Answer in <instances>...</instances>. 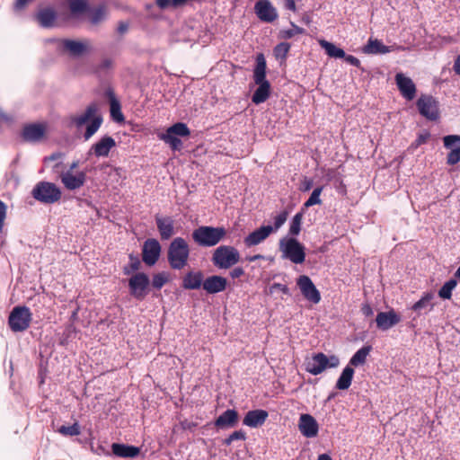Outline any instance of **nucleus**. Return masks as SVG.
Segmentation results:
<instances>
[{
    "mask_svg": "<svg viewBox=\"0 0 460 460\" xmlns=\"http://www.w3.org/2000/svg\"><path fill=\"white\" fill-rule=\"evenodd\" d=\"M61 46L65 50L69 51V53L75 57H79L86 51V46L83 42L74 40H62Z\"/></svg>",
    "mask_w": 460,
    "mask_h": 460,
    "instance_id": "nucleus-35",
    "label": "nucleus"
},
{
    "mask_svg": "<svg viewBox=\"0 0 460 460\" xmlns=\"http://www.w3.org/2000/svg\"><path fill=\"white\" fill-rule=\"evenodd\" d=\"M453 69L456 75H460V54L456 57L455 60Z\"/></svg>",
    "mask_w": 460,
    "mask_h": 460,
    "instance_id": "nucleus-64",
    "label": "nucleus"
},
{
    "mask_svg": "<svg viewBox=\"0 0 460 460\" xmlns=\"http://www.w3.org/2000/svg\"><path fill=\"white\" fill-rule=\"evenodd\" d=\"M168 281V273L165 271H162L153 275L150 284L155 289L160 290Z\"/></svg>",
    "mask_w": 460,
    "mask_h": 460,
    "instance_id": "nucleus-42",
    "label": "nucleus"
},
{
    "mask_svg": "<svg viewBox=\"0 0 460 460\" xmlns=\"http://www.w3.org/2000/svg\"><path fill=\"white\" fill-rule=\"evenodd\" d=\"M128 286L130 296L143 301L150 291V279L145 272H136L128 279Z\"/></svg>",
    "mask_w": 460,
    "mask_h": 460,
    "instance_id": "nucleus-11",
    "label": "nucleus"
},
{
    "mask_svg": "<svg viewBox=\"0 0 460 460\" xmlns=\"http://www.w3.org/2000/svg\"><path fill=\"white\" fill-rule=\"evenodd\" d=\"M301 231V224L294 222L291 220L290 226H289V234L292 236H296L299 234Z\"/></svg>",
    "mask_w": 460,
    "mask_h": 460,
    "instance_id": "nucleus-54",
    "label": "nucleus"
},
{
    "mask_svg": "<svg viewBox=\"0 0 460 460\" xmlns=\"http://www.w3.org/2000/svg\"><path fill=\"white\" fill-rule=\"evenodd\" d=\"M313 185H314L313 180L309 179L307 177H305L304 181L301 182L299 190L302 192H306V191H309L313 188Z\"/></svg>",
    "mask_w": 460,
    "mask_h": 460,
    "instance_id": "nucleus-53",
    "label": "nucleus"
},
{
    "mask_svg": "<svg viewBox=\"0 0 460 460\" xmlns=\"http://www.w3.org/2000/svg\"><path fill=\"white\" fill-rule=\"evenodd\" d=\"M241 257L238 250L231 245H220L212 254L211 261L217 269H230L239 262Z\"/></svg>",
    "mask_w": 460,
    "mask_h": 460,
    "instance_id": "nucleus-7",
    "label": "nucleus"
},
{
    "mask_svg": "<svg viewBox=\"0 0 460 460\" xmlns=\"http://www.w3.org/2000/svg\"><path fill=\"white\" fill-rule=\"evenodd\" d=\"M354 368L349 365H347L341 374L340 375L335 388L338 390H347L351 385L353 376H354Z\"/></svg>",
    "mask_w": 460,
    "mask_h": 460,
    "instance_id": "nucleus-34",
    "label": "nucleus"
},
{
    "mask_svg": "<svg viewBox=\"0 0 460 460\" xmlns=\"http://www.w3.org/2000/svg\"><path fill=\"white\" fill-rule=\"evenodd\" d=\"M58 432L64 436H78L81 434V429L78 422H75L70 426H61Z\"/></svg>",
    "mask_w": 460,
    "mask_h": 460,
    "instance_id": "nucleus-45",
    "label": "nucleus"
},
{
    "mask_svg": "<svg viewBox=\"0 0 460 460\" xmlns=\"http://www.w3.org/2000/svg\"><path fill=\"white\" fill-rule=\"evenodd\" d=\"M226 235L223 226H201L191 233L195 243L201 247H213L219 243Z\"/></svg>",
    "mask_w": 460,
    "mask_h": 460,
    "instance_id": "nucleus-5",
    "label": "nucleus"
},
{
    "mask_svg": "<svg viewBox=\"0 0 460 460\" xmlns=\"http://www.w3.org/2000/svg\"><path fill=\"white\" fill-rule=\"evenodd\" d=\"M229 275L232 279H239L244 275V270L242 267H235L230 272Z\"/></svg>",
    "mask_w": 460,
    "mask_h": 460,
    "instance_id": "nucleus-58",
    "label": "nucleus"
},
{
    "mask_svg": "<svg viewBox=\"0 0 460 460\" xmlns=\"http://www.w3.org/2000/svg\"><path fill=\"white\" fill-rule=\"evenodd\" d=\"M112 66V60L110 58H104L101 61V63L96 67V73H102L105 70H108Z\"/></svg>",
    "mask_w": 460,
    "mask_h": 460,
    "instance_id": "nucleus-50",
    "label": "nucleus"
},
{
    "mask_svg": "<svg viewBox=\"0 0 460 460\" xmlns=\"http://www.w3.org/2000/svg\"><path fill=\"white\" fill-rule=\"evenodd\" d=\"M323 186L316 187L311 193L308 199L303 204V209H307L308 208L322 204V199H320L321 193L323 192Z\"/></svg>",
    "mask_w": 460,
    "mask_h": 460,
    "instance_id": "nucleus-41",
    "label": "nucleus"
},
{
    "mask_svg": "<svg viewBox=\"0 0 460 460\" xmlns=\"http://www.w3.org/2000/svg\"><path fill=\"white\" fill-rule=\"evenodd\" d=\"M160 243L155 238H149L144 242L142 248V261L147 266H154L161 255Z\"/></svg>",
    "mask_w": 460,
    "mask_h": 460,
    "instance_id": "nucleus-16",
    "label": "nucleus"
},
{
    "mask_svg": "<svg viewBox=\"0 0 460 460\" xmlns=\"http://www.w3.org/2000/svg\"><path fill=\"white\" fill-rule=\"evenodd\" d=\"M288 217V211L283 210L274 217V226H272L274 228V231H277L285 224Z\"/></svg>",
    "mask_w": 460,
    "mask_h": 460,
    "instance_id": "nucleus-46",
    "label": "nucleus"
},
{
    "mask_svg": "<svg viewBox=\"0 0 460 460\" xmlns=\"http://www.w3.org/2000/svg\"><path fill=\"white\" fill-rule=\"evenodd\" d=\"M58 13L52 5L40 7L33 14V20L44 29H50L57 25Z\"/></svg>",
    "mask_w": 460,
    "mask_h": 460,
    "instance_id": "nucleus-15",
    "label": "nucleus"
},
{
    "mask_svg": "<svg viewBox=\"0 0 460 460\" xmlns=\"http://www.w3.org/2000/svg\"><path fill=\"white\" fill-rule=\"evenodd\" d=\"M283 1H284V7L287 10L292 11L294 13L296 12V5L295 3V0H283Z\"/></svg>",
    "mask_w": 460,
    "mask_h": 460,
    "instance_id": "nucleus-63",
    "label": "nucleus"
},
{
    "mask_svg": "<svg viewBox=\"0 0 460 460\" xmlns=\"http://www.w3.org/2000/svg\"><path fill=\"white\" fill-rule=\"evenodd\" d=\"M275 290H279L287 296H291L290 290L287 285L275 282L270 287V292L273 293Z\"/></svg>",
    "mask_w": 460,
    "mask_h": 460,
    "instance_id": "nucleus-49",
    "label": "nucleus"
},
{
    "mask_svg": "<svg viewBox=\"0 0 460 460\" xmlns=\"http://www.w3.org/2000/svg\"><path fill=\"white\" fill-rule=\"evenodd\" d=\"M457 281L455 279H450L446 281L438 290V296L442 299H450L452 297V292L456 288Z\"/></svg>",
    "mask_w": 460,
    "mask_h": 460,
    "instance_id": "nucleus-40",
    "label": "nucleus"
},
{
    "mask_svg": "<svg viewBox=\"0 0 460 460\" xmlns=\"http://www.w3.org/2000/svg\"><path fill=\"white\" fill-rule=\"evenodd\" d=\"M6 204L0 199V232L3 230L4 221L6 217Z\"/></svg>",
    "mask_w": 460,
    "mask_h": 460,
    "instance_id": "nucleus-52",
    "label": "nucleus"
},
{
    "mask_svg": "<svg viewBox=\"0 0 460 460\" xmlns=\"http://www.w3.org/2000/svg\"><path fill=\"white\" fill-rule=\"evenodd\" d=\"M46 128L40 123H31L23 127L21 137L25 142H38L45 135Z\"/></svg>",
    "mask_w": 460,
    "mask_h": 460,
    "instance_id": "nucleus-26",
    "label": "nucleus"
},
{
    "mask_svg": "<svg viewBox=\"0 0 460 460\" xmlns=\"http://www.w3.org/2000/svg\"><path fill=\"white\" fill-rule=\"evenodd\" d=\"M298 429L303 436L311 438L317 436L319 425L312 415L304 413L300 415Z\"/></svg>",
    "mask_w": 460,
    "mask_h": 460,
    "instance_id": "nucleus-23",
    "label": "nucleus"
},
{
    "mask_svg": "<svg viewBox=\"0 0 460 460\" xmlns=\"http://www.w3.org/2000/svg\"><path fill=\"white\" fill-rule=\"evenodd\" d=\"M269 413L262 409L251 410L246 412L243 424L250 428H258L264 424Z\"/></svg>",
    "mask_w": 460,
    "mask_h": 460,
    "instance_id": "nucleus-29",
    "label": "nucleus"
},
{
    "mask_svg": "<svg viewBox=\"0 0 460 460\" xmlns=\"http://www.w3.org/2000/svg\"><path fill=\"white\" fill-rule=\"evenodd\" d=\"M111 451L118 457L135 458L140 454V447L128 444L113 443Z\"/></svg>",
    "mask_w": 460,
    "mask_h": 460,
    "instance_id": "nucleus-32",
    "label": "nucleus"
},
{
    "mask_svg": "<svg viewBox=\"0 0 460 460\" xmlns=\"http://www.w3.org/2000/svg\"><path fill=\"white\" fill-rule=\"evenodd\" d=\"M204 273L202 270H189L181 279V288L186 290H197L203 287Z\"/></svg>",
    "mask_w": 460,
    "mask_h": 460,
    "instance_id": "nucleus-24",
    "label": "nucleus"
},
{
    "mask_svg": "<svg viewBox=\"0 0 460 460\" xmlns=\"http://www.w3.org/2000/svg\"><path fill=\"white\" fill-rule=\"evenodd\" d=\"M157 230L163 241L169 240L174 234V220L172 217H155Z\"/></svg>",
    "mask_w": 460,
    "mask_h": 460,
    "instance_id": "nucleus-27",
    "label": "nucleus"
},
{
    "mask_svg": "<svg viewBox=\"0 0 460 460\" xmlns=\"http://www.w3.org/2000/svg\"><path fill=\"white\" fill-rule=\"evenodd\" d=\"M231 438L234 440H245L246 433L243 429L235 430L230 434Z\"/></svg>",
    "mask_w": 460,
    "mask_h": 460,
    "instance_id": "nucleus-57",
    "label": "nucleus"
},
{
    "mask_svg": "<svg viewBox=\"0 0 460 460\" xmlns=\"http://www.w3.org/2000/svg\"><path fill=\"white\" fill-rule=\"evenodd\" d=\"M430 137L431 135L428 130H423L422 132H420L416 139L410 145L408 148L409 151H415L419 146H420L423 144H426L428 140L430 138Z\"/></svg>",
    "mask_w": 460,
    "mask_h": 460,
    "instance_id": "nucleus-43",
    "label": "nucleus"
},
{
    "mask_svg": "<svg viewBox=\"0 0 460 460\" xmlns=\"http://www.w3.org/2000/svg\"><path fill=\"white\" fill-rule=\"evenodd\" d=\"M239 413L234 409H227L223 411L215 420L214 425L217 429H229L237 426Z\"/></svg>",
    "mask_w": 460,
    "mask_h": 460,
    "instance_id": "nucleus-21",
    "label": "nucleus"
},
{
    "mask_svg": "<svg viewBox=\"0 0 460 460\" xmlns=\"http://www.w3.org/2000/svg\"><path fill=\"white\" fill-rule=\"evenodd\" d=\"M103 97H105L109 101V104L119 102L118 98L116 97V94L114 93V89L111 86H108L105 88L103 92Z\"/></svg>",
    "mask_w": 460,
    "mask_h": 460,
    "instance_id": "nucleus-48",
    "label": "nucleus"
},
{
    "mask_svg": "<svg viewBox=\"0 0 460 460\" xmlns=\"http://www.w3.org/2000/svg\"><path fill=\"white\" fill-rule=\"evenodd\" d=\"M60 189L53 182L39 181L31 190V196L42 204H54L61 199Z\"/></svg>",
    "mask_w": 460,
    "mask_h": 460,
    "instance_id": "nucleus-8",
    "label": "nucleus"
},
{
    "mask_svg": "<svg viewBox=\"0 0 460 460\" xmlns=\"http://www.w3.org/2000/svg\"><path fill=\"white\" fill-rule=\"evenodd\" d=\"M400 45L386 46L380 40L369 38L367 44L363 46L362 52L367 55H383L394 50H403Z\"/></svg>",
    "mask_w": 460,
    "mask_h": 460,
    "instance_id": "nucleus-18",
    "label": "nucleus"
},
{
    "mask_svg": "<svg viewBox=\"0 0 460 460\" xmlns=\"http://www.w3.org/2000/svg\"><path fill=\"white\" fill-rule=\"evenodd\" d=\"M327 362V356L324 353H315L313 355L312 360L306 363L305 371L317 376L328 368Z\"/></svg>",
    "mask_w": 460,
    "mask_h": 460,
    "instance_id": "nucleus-31",
    "label": "nucleus"
},
{
    "mask_svg": "<svg viewBox=\"0 0 460 460\" xmlns=\"http://www.w3.org/2000/svg\"><path fill=\"white\" fill-rule=\"evenodd\" d=\"M68 9L72 19H79L84 14H89V21L97 25L105 19V6L92 7L87 0H68Z\"/></svg>",
    "mask_w": 460,
    "mask_h": 460,
    "instance_id": "nucleus-4",
    "label": "nucleus"
},
{
    "mask_svg": "<svg viewBox=\"0 0 460 460\" xmlns=\"http://www.w3.org/2000/svg\"><path fill=\"white\" fill-rule=\"evenodd\" d=\"M31 0H16L13 4V9L15 11H21V10L24 9V7L27 5V4Z\"/></svg>",
    "mask_w": 460,
    "mask_h": 460,
    "instance_id": "nucleus-61",
    "label": "nucleus"
},
{
    "mask_svg": "<svg viewBox=\"0 0 460 460\" xmlns=\"http://www.w3.org/2000/svg\"><path fill=\"white\" fill-rule=\"evenodd\" d=\"M372 349L371 345L363 346L354 353L348 365L350 367H358L365 364L367 357L369 355Z\"/></svg>",
    "mask_w": 460,
    "mask_h": 460,
    "instance_id": "nucleus-36",
    "label": "nucleus"
},
{
    "mask_svg": "<svg viewBox=\"0 0 460 460\" xmlns=\"http://www.w3.org/2000/svg\"><path fill=\"white\" fill-rule=\"evenodd\" d=\"M416 106L420 114L427 119L435 121L439 119L438 102L433 96L422 94L417 100Z\"/></svg>",
    "mask_w": 460,
    "mask_h": 460,
    "instance_id": "nucleus-12",
    "label": "nucleus"
},
{
    "mask_svg": "<svg viewBox=\"0 0 460 460\" xmlns=\"http://www.w3.org/2000/svg\"><path fill=\"white\" fill-rule=\"evenodd\" d=\"M129 262L122 269L123 274L129 276L137 271L141 268V261L139 258L134 253L128 255Z\"/></svg>",
    "mask_w": 460,
    "mask_h": 460,
    "instance_id": "nucleus-39",
    "label": "nucleus"
},
{
    "mask_svg": "<svg viewBox=\"0 0 460 460\" xmlns=\"http://www.w3.org/2000/svg\"><path fill=\"white\" fill-rule=\"evenodd\" d=\"M278 37L281 40H287L294 37L293 29L281 30Z\"/></svg>",
    "mask_w": 460,
    "mask_h": 460,
    "instance_id": "nucleus-55",
    "label": "nucleus"
},
{
    "mask_svg": "<svg viewBox=\"0 0 460 460\" xmlns=\"http://www.w3.org/2000/svg\"><path fill=\"white\" fill-rule=\"evenodd\" d=\"M190 257V246L182 237H175L172 240L167 250V261L172 270H181L184 269Z\"/></svg>",
    "mask_w": 460,
    "mask_h": 460,
    "instance_id": "nucleus-3",
    "label": "nucleus"
},
{
    "mask_svg": "<svg viewBox=\"0 0 460 460\" xmlns=\"http://www.w3.org/2000/svg\"><path fill=\"white\" fill-rule=\"evenodd\" d=\"M342 59H344L348 64L360 69L362 72L366 71L365 68L361 66L360 60L358 58L345 53V57H343Z\"/></svg>",
    "mask_w": 460,
    "mask_h": 460,
    "instance_id": "nucleus-47",
    "label": "nucleus"
},
{
    "mask_svg": "<svg viewBox=\"0 0 460 460\" xmlns=\"http://www.w3.org/2000/svg\"><path fill=\"white\" fill-rule=\"evenodd\" d=\"M279 250L283 253V258L288 259L295 264H301L305 260V248L295 237H284L279 240Z\"/></svg>",
    "mask_w": 460,
    "mask_h": 460,
    "instance_id": "nucleus-9",
    "label": "nucleus"
},
{
    "mask_svg": "<svg viewBox=\"0 0 460 460\" xmlns=\"http://www.w3.org/2000/svg\"><path fill=\"white\" fill-rule=\"evenodd\" d=\"M110 113L111 119L115 122L120 123L123 122L125 119L124 115L121 111V105L119 102H114L113 103L110 104Z\"/></svg>",
    "mask_w": 460,
    "mask_h": 460,
    "instance_id": "nucleus-44",
    "label": "nucleus"
},
{
    "mask_svg": "<svg viewBox=\"0 0 460 460\" xmlns=\"http://www.w3.org/2000/svg\"><path fill=\"white\" fill-rule=\"evenodd\" d=\"M62 156H63L62 153L56 152V153L51 154L49 156L44 157L43 162H44V164H47L51 161H57V160H59L60 158H62Z\"/></svg>",
    "mask_w": 460,
    "mask_h": 460,
    "instance_id": "nucleus-59",
    "label": "nucleus"
},
{
    "mask_svg": "<svg viewBox=\"0 0 460 460\" xmlns=\"http://www.w3.org/2000/svg\"><path fill=\"white\" fill-rule=\"evenodd\" d=\"M115 146V139L111 136L105 135L90 147L86 155L88 158L92 155L96 157H108L111 150Z\"/></svg>",
    "mask_w": 460,
    "mask_h": 460,
    "instance_id": "nucleus-17",
    "label": "nucleus"
},
{
    "mask_svg": "<svg viewBox=\"0 0 460 460\" xmlns=\"http://www.w3.org/2000/svg\"><path fill=\"white\" fill-rule=\"evenodd\" d=\"M433 298L434 295L432 292H425L420 299L411 306V310L416 312L418 315H420L423 311L425 314L429 313L434 308Z\"/></svg>",
    "mask_w": 460,
    "mask_h": 460,
    "instance_id": "nucleus-33",
    "label": "nucleus"
},
{
    "mask_svg": "<svg viewBox=\"0 0 460 460\" xmlns=\"http://www.w3.org/2000/svg\"><path fill=\"white\" fill-rule=\"evenodd\" d=\"M444 146L449 149L447 156V164L455 165L460 162V136L447 135L443 137Z\"/></svg>",
    "mask_w": 460,
    "mask_h": 460,
    "instance_id": "nucleus-19",
    "label": "nucleus"
},
{
    "mask_svg": "<svg viewBox=\"0 0 460 460\" xmlns=\"http://www.w3.org/2000/svg\"><path fill=\"white\" fill-rule=\"evenodd\" d=\"M273 232L274 228L272 226H261L246 235L243 239V243L247 248L258 245L266 240Z\"/></svg>",
    "mask_w": 460,
    "mask_h": 460,
    "instance_id": "nucleus-22",
    "label": "nucleus"
},
{
    "mask_svg": "<svg viewBox=\"0 0 460 460\" xmlns=\"http://www.w3.org/2000/svg\"><path fill=\"white\" fill-rule=\"evenodd\" d=\"M190 135V130L187 124L183 122H176L166 128L164 132L157 135L160 140L167 144L172 151H180L183 143L180 137H186Z\"/></svg>",
    "mask_w": 460,
    "mask_h": 460,
    "instance_id": "nucleus-6",
    "label": "nucleus"
},
{
    "mask_svg": "<svg viewBox=\"0 0 460 460\" xmlns=\"http://www.w3.org/2000/svg\"><path fill=\"white\" fill-rule=\"evenodd\" d=\"M319 43L330 58H342L345 57V51L342 49L337 47L335 44L325 40H320Z\"/></svg>",
    "mask_w": 460,
    "mask_h": 460,
    "instance_id": "nucleus-37",
    "label": "nucleus"
},
{
    "mask_svg": "<svg viewBox=\"0 0 460 460\" xmlns=\"http://www.w3.org/2000/svg\"><path fill=\"white\" fill-rule=\"evenodd\" d=\"M155 3L157 6L163 10L167 9L169 7H172V0H156Z\"/></svg>",
    "mask_w": 460,
    "mask_h": 460,
    "instance_id": "nucleus-60",
    "label": "nucleus"
},
{
    "mask_svg": "<svg viewBox=\"0 0 460 460\" xmlns=\"http://www.w3.org/2000/svg\"><path fill=\"white\" fill-rule=\"evenodd\" d=\"M179 426L182 430L192 431L198 426V423L193 422V421H189L188 420H183L180 421Z\"/></svg>",
    "mask_w": 460,
    "mask_h": 460,
    "instance_id": "nucleus-51",
    "label": "nucleus"
},
{
    "mask_svg": "<svg viewBox=\"0 0 460 460\" xmlns=\"http://www.w3.org/2000/svg\"><path fill=\"white\" fill-rule=\"evenodd\" d=\"M290 49L291 44L289 42H279L273 48V56L277 60L285 61Z\"/></svg>",
    "mask_w": 460,
    "mask_h": 460,
    "instance_id": "nucleus-38",
    "label": "nucleus"
},
{
    "mask_svg": "<svg viewBox=\"0 0 460 460\" xmlns=\"http://www.w3.org/2000/svg\"><path fill=\"white\" fill-rule=\"evenodd\" d=\"M32 314L25 305L14 306L8 317V326L13 332H24L31 324Z\"/></svg>",
    "mask_w": 460,
    "mask_h": 460,
    "instance_id": "nucleus-10",
    "label": "nucleus"
},
{
    "mask_svg": "<svg viewBox=\"0 0 460 460\" xmlns=\"http://www.w3.org/2000/svg\"><path fill=\"white\" fill-rule=\"evenodd\" d=\"M327 367L328 368H334L337 367L340 364V359L337 356L332 355L330 357H327Z\"/></svg>",
    "mask_w": 460,
    "mask_h": 460,
    "instance_id": "nucleus-56",
    "label": "nucleus"
},
{
    "mask_svg": "<svg viewBox=\"0 0 460 460\" xmlns=\"http://www.w3.org/2000/svg\"><path fill=\"white\" fill-rule=\"evenodd\" d=\"M254 13L262 22L272 23L279 18L278 10L270 0H257Z\"/></svg>",
    "mask_w": 460,
    "mask_h": 460,
    "instance_id": "nucleus-14",
    "label": "nucleus"
},
{
    "mask_svg": "<svg viewBox=\"0 0 460 460\" xmlns=\"http://www.w3.org/2000/svg\"><path fill=\"white\" fill-rule=\"evenodd\" d=\"M102 120V117L98 113V107L94 102L89 104L83 114L71 118V122L77 128L87 124L84 133L85 141L90 139L98 131Z\"/></svg>",
    "mask_w": 460,
    "mask_h": 460,
    "instance_id": "nucleus-2",
    "label": "nucleus"
},
{
    "mask_svg": "<svg viewBox=\"0 0 460 460\" xmlns=\"http://www.w3.org/2000/svg\"><path fill=\"white\" fill-rule=\"evenodd\" d=\"M266 60L263 54L256 57V65L253 70V81L258 85L252 95V102L259 105L265 102L270 95V84L266 78Z\"/></svg>",
    "mask_w": 460,
    "mask_h": 460,
    "instance_id": "nucleus-1",
    "label": "nucleus"
},
{
    "mask_svg": "<svg viewBox=\"0 0 460 460\" xmlns=\"http://www.w3.org/2000/svg\"><path fill=\"white\" fill-rule=\"evenodd\" d=\"M401 317L393 309L388 312H380L376 314V323L378 329L387 331L399 323Z\"/></svg>",
    "mask_w": 460,
    "mask_h": 460,
    "instance_id": "nucleus-28",
    "label": "nucleus"
},
{
    "mask_svg": "<svg viewBox=\"0 0 460 460\" xmlns=\"http://www.w3.org/2000/svg\"><path fill=\"white\" fill-rule=\"evenodd\" d=\"M395 83L398 90L403 98L408 101H411L414 99L416 94V85L411 80V78L406 76L402 73H397L395 75Z\"/></svg>",
    "mask_w": 460,
    "mask_h": 460,
    "instance_id": "nucleus-20",
    "label": "nucleus"
},
{
    "mask_svg": "<svg viewBox=\"0 0 460 460\" xmlns=\"http://www.w3.org/2000/svg\"><path fill=\"white\" fill-rule=\"evenodd\" d=\"M296 286L305 300L318 304L321 301V293L307 275H300L296 279Z\"/></svg>",
    "mask_w": 460,
    "mask_h": 460,
    "instance_id": "nucleus-13",
    "label": "nucleus"
},
{
    "mask_svg": "<svg viewBox=\"0 0 460 460\" xmlns=\"http://www.w3.org/2000/svg\"><path fill=\"white\" fill-rule=\"evenodd\" d=\"M86 180V173L84 172H79L76 174H73L71 172L62 173L61 181L64 186L69 190H75L82 187Z\"/></svg>",
    "mask_w": 460,
    "mask_h": 460,
    "instance_id": "nucleus-30",
    "label": "nucleus"
},
{
    "mask_svg": "<svg viewBox=\"0 0 460 460\" xmlns=\"http://www.w3.org/2000/svg\"><path fill=\"white\" fill-rule=\"evenodd\" d=\"M228 285L227 279L219 275H211L204 279L202 288L208 294H217L226 289Z\"/></svg>",
    "mask_w": 460,
    "mask_h": 460,
    "instance_id": "nucleus-25",
    "label": "nucleus"
},
{
    "mask_svg": "<svg viewBox=\"0 0 460 460\" xmlns=\"http://www.w3.org/2000/svg\"><path fill=\"white\" fill-rule=\"evenodd\" d=\"M361 312L366 317H369L374 314L372 307L368 304L362 305Z\"/></svg>",
    "mask_w": 460,
    "mask_h": 460,
    "instance_id": "nucleus-62",
    "label": "nucleus"
}]
</instances>
